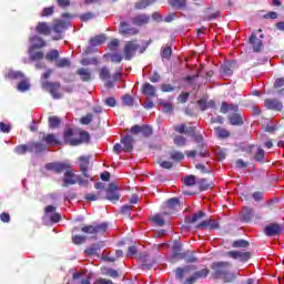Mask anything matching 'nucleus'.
Masks as SVG:
<instances>
[{
	"mask_svg": "<svg viewBox=\"0 0 284 284\" xmlns=\"http://www.w3.org/2000/svg\"><path fill=\"white\" fill-rule=\"evenodd\" d=\"M230 267H232L231 262H213L211 264L212 278H214L215 281L221 278L222 281H224V283H234L239 275H236V273L230 272Z\"/></svg>",
	"mask_w": 284,
	"mask_h": 284,
	"instance_id": "1",
	"label": "nucleus"
},
{
	"mask_svg": "<svg viewBox=\"0 0 284 284\" xmlns=\"http://www.w3.org/2000/svg\"><path fill=\"white\" fill-rule=\"evenodd\" d=\"M220 112L222 114H227V112H232L227 115V121L230 125L241 126L245 123V115L239 110V104H230L223 101L220 108Z\"/></svg>",
	"mask_w": 284,
	"mask_h": 284,
	"instance_id": "2",
	"label": "nucleus"
},
{
	"mask_svg": "<svg viewBox=\"0 0 284 284\" xmlns=\"http://www.w3.org/2000/svg\"><path fill=\"white\" fill-rule=\"evenodd\" d=\"M88 185L90 182L83 179V175H77L72 169L64 172L63 176V187H69V185Z\"/></svg>",
	"mask_w": 284,
	"mask_h": 284,
	"instance_id": "3",
	"label": "nucleus"
},
{
	"mask_svg": "<svg viewBox=\"0 0 284 284\" xmlns=\"http://www.w3.org/2000/svg\"><path fill=\"white\" fill-rule=\"evenodd\" d=\"M42 90L45 92H50L51 97L53 99H62L63 94L59 92L61 89V82H50V81H43L41 83Z\"/></svg>",
	"mask_w": 284,
	"mask_h": 284,
	"instance_id": "4",
	"label": "nucleus"
},
{
	"mask_svg": "<svg viewBox=\"0 0 284 284\" xmlns=\"http://www.w3.org/2000/svg\"><path fill=\"white\" fill-rule=\"evenodd\" d=\"M44 168L48 172H55V174H63V172L72 170L70 162H50Z\"/></svg>",
	"mask_w": 284,
	"mask_h": 284,
	"instance_id": "5",
	"label": "nucleus"
},
{
	"mask_svg": "<svg viewBox=\"0 0 284 284\" xmlns=\"http://www.w3.org/2000/svg\"><path fill=\"white\" fill-rule=\"evenodd\" d=\"M81 232H83V234H105V232H108V223L103 222L101 224L98 225H85L81 229Z\"/></svg>",
	"mask_w": 284,
	"mask_h": 284,
	"instance_id": "6",
	"label": "nucleus"
},
{
	"mask_svg": "<svg viewBox=\"0 0 284 284\" xmlns=\"http://www.w3.org/2000/svg\"><path fill=\"white\" fill-rule=\"evenodd\" d=\"M265 236H278L284 234V225L278 223H270L264 227Z\"/></svg>",
	"mask_w": 284,
	"mask_h": 284,
	"instance_id": "7",
	"label": "nucleus"
},
{
	"mask_svg": "<svg viewBox=\"0 0 284 284\" xmlns=\"http://www.w3.org/2000/svg\"><path fill=\"white\" fill-rule=\"evenodd\" d=\"M106 201H111V203H116L119 199H121V194L119 193V186L111 182L109 187L106 189Z\"/></svg>",
	"mask_w": 284,
	"mask_h": 284,
	"instance_id": "8",
	"label": "nucleus"
},
{
	"mask_svg": "<svg viewBox=\"0 0 284 284\" xmlns=\"http://www.w3.org/2000/svg\"><path fill=\"white\" fill-rule=\"evenodd\" d=\"M225 256L247 263L252 258V252L229 251L225 253Z\"/></svg>",
	"mask_w": 284,
	"mask_h": 284,
	"instance_id": "9",
	"label": "nucleus"
},
{
	"mask_svg": "<svg viewBox=\"0 0 284 284\" xmlns=\"http://www.w3.org/2000/svg\"><path fill=\"white\" fill-rule=\"evenodd\" d=\"M172 251V263H176V261H181V258H186L187 254H190V251L183 252V244L179 243L173 245Z\"/></svg>",
	"mask_w": 284,
	"mask_h": 284,
	"instance_id": "10",
	"label": "nucleus"
},
{
	"mask_svg": "<svg viewBox=\"0 0 284 284\" xmlns=\"http://www.w3.org/2000/svg\"><path fill=\"white\" fill-rule=\"evenodd\" d=\"M140 45L134 41H128L124 44V59L125 61H132L134 54H136V50H139Z\"/></svg>",
	"mask_w": 284,
	"mask_h": 284,
	"instance_id": "11",
	"label": "nucleus"
},
{
	"mask_svg": "<svg viewBox=\"0 0 284 284\" xmlns=\"http://www.w3.org/2000/svg\"><path fill=\"white\" fill-rule=\"evenodd\" d=\"M78 161L80 162L79 168L82 176L92 181V176L88 173V170L90 169V156L81 155Z\"/></svg>",
	"mask_w": 284,
	"mask_h": 284,
	"instance_id": "12",
	"label": "nucleus"
},
{
	"mask_svg": "<svg viewBox=\"0 0 284 284\" xmlns=\"http://www.w3.org/2000/svg\"><path fill=\"white\" fill-rule=\"evenodd\" d=\"M120 34L122 37H135V34H139V29L130 27L128 22L123 21L120 23Z\"/></svg>",
	"mask_w": 284,
	"mask_h": 284,
	"instance_id": "13",
	"label": "nucleus"
},
{
	"mask_svg": "<svg viewBox=\"0 0 284 284\" xmlns=\"http://www.w3.org/2000/svg\"><path fill=\"white\" fill-rule=\"evenodd\" d=\"M49 214H51L49 219L52 223H59L61 221V213H57L55 206L48 205L44 207V215L48 216Z\"/></svg>",
	"mask_w": 284,
	"mask_h": 284,
	"instance_id": "14",
	"label": "nucleus"
},
{
	"mask_svg": "<svg viewBox=\"0 0 284 284\" xmlns=\"http://www.w3.org/2000/svg\"><path fill=\"white\" fill-rule=\"evenodd\" d=\"M90 133L88 131H80L79 139H72L69 141L70 145H81L82 143H90Z\"/></svg>",
	"mask_w": 284,
	"mask_h": 284,
	"instance_id": "15",
	"label": "nucleus"
},
{
	"mask_svg": "<svg viewBox=\"0 0 284 284\" xmlns=\"http://www.w3.org/2000/svg\"><path fill=\"white\" fill-rule=\"evenodd\" d=\"M121 143L123 152H132L134 150V138L132 135H124L121 139Z\"/></svg>",
	"mask_w": 284,
	"mask_h": 284,
	"instance_id": "16",
	"label": "nucleus"
},
{
	"mask_svg": "<svg viewBox=\"0 0 284 284\" xmlns=\"http://www.w3.org/2000/svg\"><path fill=\"white\" fill-rule=\"evenodd\" d=\"M29 41L32 43L30 47L31 50H41V48H45L48 45L45 40L39 36H33Z\"/></svg>",
	"mask_w": 284,
	"mask_h": 284,
	"instance_id": "17",
	"label": "nucleus"
},
{
	"mask_svg": "<svg viewBox=\"0 0 284 284\" xmlns=\"http://www.w3.org/2000/svg\"><path fill=\"white\" fill-rule=\"evenodd\" d=\"M248 43L253 48V52H261L263 50V40L256 38V33H252L248 38Z\"/></svg>",
	"mask_w": 284,
	"mask_h": 284,
	"instance_id": "18",
	"label": "nucleus"
},
{
	"mask_svg": "<svg viewBox=\"0 0 284 284\" xmlns=\"http://www.w3.org/2000/svg\"><path fill=\"white\" fill-rule=\"evenodd\" d=\"M142 94L148 97V99H154V97H156V87L152 85L150 82H145L142 85Z\"/></svg>",
	"mask_w": 284,
	"mask_h": 284,
	"instance_id": "19",
	"label": "nucleus"
},
{
	"mask_svg": "<svg viewBox=\"0 0 284 284\" xmlns=\"http://www.w3.org/2000/svg\"><path fill=\"white\" fill-rule=\"evenodd\" d=\"M264 106L266 110H275L276 112H281L283 110V102L278 100L266 99Z\"/></svg>",
	"mask_w": 284,
	"mask_h": 284,
	"instance_id": "20",
	"label": "nucleus"
},
{
	"mask_svg": "<svg viewBox=\"0 0 284 284\" xmlns=\"http://www.w3.org/2000/svg\"><path fill=\"white\" fill-rule=\"evenodd\" d=\"M40 134H42V139L41 141L43 143H47V145H61V141H59V139H57V135L52 134V133H43L40 132Z\"/></svg>",
	"mask_w": 284,
	"mask_h": 284,
	"instance_id": "21",
	"label": "nucleus"
},
{
	"mask_svg": "<svg viewBox=\"0 0 284 284\" xmlns=\"http://www.w3.org/2000/svg\"><path fill=\"white\" fill-rule=\"evenodd\" d=\"M150 14H146V13H141V14H138L135 16L133 19H132V23L133 26H148V23H150Z\"/></svg>",
	"mask_w": 284,
	"mask_h": 284,
	"instance_id": "22",
	"label": "nucleus"
},
{
	"mask_svg": "<svg viewBox=\"0 0 284 284\" xmlns=\"http://www.w3.org/2000/svg\"><path fill=\"white\" fill-rule=\"evenodd\" d=\"M102 43H105V34H100L91 38L89 40V47H88V52L92 51V48H97V45H102Z\"/></svg>",
	"mask_w": 284,
	"mask_h": 284,
	"instance_id": "23",
	"label": "nucleus"
},
{
	"mask_svg": "<svg viewBox=\"0 0 284 284\" xmlns=\"http://www.w3.org/2000/svg\"><path fill=\"white\" fill-rule=\"evenodd\" d=\"M236 65V61L226 62L221 67V72L223 77H232L234 74V68Z\"/></svg>",
	"mask_w": 284,
	"mask_h": 284,
	"instance_id": "24",
	"label": "nucleus"
},
{
	"mask_svg": "<svg viewBox=\"0 0 284 284\" xmlns=\"http://www.w3.org/2000/svg\"><path fill=\"white\" fill-rule=\"evenodd\" d=\"M36 32L43 37H50V34H52V28H50L45 22H39L36 27Z\"/></svg>",
	"mask_w": 284,
	"mask_h": 284,
	"instance_id": "25",
	"label": "nucleus"
},
{
	"mask_svg": "<svg viewBox=\"0 0 284 284\" xmlns=\"http://www.w3.org/2000/svg\"><path fill=\"white\" fill-rule=\"evenodd\" d=\"M48 146L41 142H31L29 143V152H33L34 154H41V152H45Z\"/></svg>",
	"mask_w": 284,
	"mask_h": 284,
	"instance_id": "26",
	"label": "nucleus"
},
{
	"mask_svg": "<svg viewBox=\"0 0 284 284\" xmlns=\"http://www.w3.org/2000/svg\"><path fill=\"white\" fill-rule=\"evenodd\" d=\"M77 74L83 82L92 81V71L90 69L80 68L77 70Z\"/></svg>",
	"mask_w": 284,
	"mask_h": 284,
	"instance_id": "27",
	"label": "nucleus"
},
{
	"mask_svg": "<svg viewBox=\"0 0 284 284\" xmlns=\"http://www.w3.org/2000/svg\"><path fill=\"white\" fill-rule=\"evenodd\" d=\"M205 212L199 211L197 213H194L192 216L185 217V223L192 225L194 223H199L201 219H205Z\"/></svg>",
	"mask_w": 284,
	"mask_h": 284,
	"instance_id": "28",
	"label": "nucleus"
},
{
	"mask_svg": "<svg viewBox=\"0 0 284 284\" xmlns=\"http://www.w3.org/2000/svg\"><path fill=\"white\" fill-rule=\"evenodd\" d=\"M168 3L175 10H185L187 8V0H168Z\"/></svg>",
	"mask_w": 284,
	"mask_h": 284,
	"instance_id": "29",
	"label": "nucleus"
},
{
	"mask_svg": "<svg viewBox=\"0 0 284 284\" xmlns=\"http://www.w3.org/2000/svg\"><path fill=\"white\" fill-rule=\"evenodd\" d=\"M70 23L69 22H65V21H62V20H59L57 21L54 24H53V32H57L58 34H60V32H64V30H68Z\"/></svg>",
	"mask_w": 284,
	"mask_h": 284,
	"instance_id": "30",
	"label": "nucleus"
},
{
	"mask_svg": "<svg viewBox=\"0 0 284 284\" xmlns=\"http://www.w3.org/2000/svg\"><path fill=\"white\" fill-rule=\"evenodd\" d=\"M214 132L217 136V139H230L231 133L227 129L221 128V126H216L214 128Z\"/></svg>",
	"mask_w": 284,
	"mask_h": 284,
	"instance_id": "31",
	"label": "nucleus"
},
{
	"mask_svg": "<svg viewBox=\"0 0 284 284\" xmlns=\"http://www.w3.org/2000/svg\"><path fill=\"white\" fill-rule=\"evenodd\" d=\"M156 0H140L135 2L134 10H145L149 6H152Z\"/></svg>",
	"mask_w": 284,
	"mask_h": 284,
	"instance_id": "32",
	"label": "nucleus"
},
{
	"mask_svg": "<svg viewBox=\"0 0 284 284\" xmlns=\"http://www.w3.org/2000/svg\"><path fill=\"white\" fill-rule=\"evenodd\" d=\"M242 219L245 223H250V221H252L254 219V209H252L250 206H245L244 214H243Z\"/></svg>",
	"mask_w": 284,
	"mask_h": 284,
	"instance_id": "33",
	"label": "nucleus"
},
{
	"mask_svg": "<svg viewBox=\"0 0 284 284\" xmlns=\"http://www.w3.org/2000/svg\"><path fill=\"white\" fill-rule=\"evenodd\" d=\"M185 272H190V265L175 268V278L178 281H183V278H185Z\"/></svg>",
	"mask_w": 284,
	"mask_h": 284,
	"instance_id": "34",
	"label": "nucleus"
},
{
	"mask_svg": "<svg viewBox=\"0 0 284 284\" xmlns=\"http://www.w3.org/2000/svg\"><path fill=\"white\" fill-rule=\"evenodd\" d=\"M104 59H110L112 63H121L123 55L121 53H105Z\"/></svg>",
	"mask_w": 284,
	"mask_h": 284,
	"instance_id": "35",
	"label": "nucleus"
},
{
	"mask_svg": "<svg viewBox=\"0 0 284 284\" xmlns=\"http://www.w3.org/2000/svg\"><path fill=\"white\" fill-rule=\"evenodd\" d=\"M197 185H199L200 192H206V190H210V187H212V182H210V180L207 179H201L197 182Z\"/></svg>",
	"mask_w": 284,
	"mask_h": 284,
	"instance_id": "36",
	"label": "nucleus"
},
{
	"mask_svg": "<svg viewBox=\"0 0 284 284\" xmlns=\"http://www.w3.org/2000/svg\"><path fill=\"white\" fill-rule=\"evenodd\" d=\"M59 125H61V118L57 115L49 116V128H51V130H57Z\"/></svg>",
	"mask_w": 284,
	"mask_h": 284,
	"instance_id": "37",
	"label": "nucleus"
},
{
	"mask_svg": "<svg viewBox=\"0 0 284 284\" xmlns=\"http://www.w3.org/2000/svg\"><path fill=\"white\" fill-rule=\"evenodd\" d=\"M210 10H212L210 7L204 10L206 21H214V19L221 17V11H215L210 14Z\"/></svg>",
	"mask_w": 284,
	"mask_h": 284,
	"instance_id": "38",
	"label": "nucleus"
},
{
	"mask_svg": "<svg viewBox=\"0 0 284 284\" xmlns=\"http://www.w3.org/2000/svg\"><path fill=\"white\" fill-rule=\"evenodd\" d=\"M170 160L171 161H183V159H185V154H183V152L181 151H171L169 153Z\"/></svg>",
	"mask_w": 284,
	"mask_h": 284,
	"instance_id": "39",
	"label": "nucleus"
},
{
	"mask_svg": "<svg viewBox=\"0 0 284 284\" xmlns=\"http://www.w3.org/2000/svg\"><path fill=\"white\" fill-rule=\"evenodd\" d=\"M99 250H101V244L95 243V244H92L90 247H87L84 250V253L88 256H94V254H97V252H99Z\"/></svg>",
	"mask_w": 284,
	"mask_h": 284,
	"instance_id": "40",
	"label": "nucleus"
},
{
	"mask_svg": "<svg viewBox=\"0 0 284 284\" xmlns=\"http://www.w3.org/2000/svg\"><path fill=\"white\" fill-rule=\"evenodd\" d=\"M161 57H162V59L170 61V59H172V47H170V45L162 47Z\"/></svg>",
	"mask_w": 284,
	"mask_h": 284,
	"instance_id": "41",
	"label": "nucleus"
},
{
	"mask_svg": "<svg viewBox=\"0 0 284 284\" xmlns=\"http://www.w3.org/2000/svg\"><path fill=\"white\" fill-rule=\"evenodd\" d=\"M32 50L34 49H31V48L29 49L31 61H41L45 57L42 51L32 52Z\"/></svg>",
	"mask_w": 284,
	"mask_h": 284,
	"instance_id": "42",
	"label": "nucleus"
},
{
	"mask_svg": "<svg viewBox=\"0 0 284 284\" xmlns=\"http://www.w3.org/2000/svg\"><path fill=\"white\" fill-rule=\"evenodd\" d=\"M173 143L178 148H185V145L187 144V139H185V136H183V135H176L173 139Z\"/></svg>",
	"mask_w": 284,
	"mask_h": 284,
	"instance_id": "43",
	"label": "nucleus"
},
{
	"mask_svg": "<svg viewBox=\"0 0 284 284\" xmlns=\"http://www.w3.org/2000/svg\"><path fill=\"white\" fill-rule=\"evenodd\" d=\"M99 77L102 81H108V79H112V75L110 74V69H108V67H102L100 69Z\"/></svg>",
	"mask_w": 284,
	"mask_h": 284,
	"instance_id": "44",
	"label": "nucleus"
},
{
	"mask_svg": "<svg viewBox=\"0 0 284 284\" xmlns=\"http://www.w3.org/2000/svg\"><path fill=\"white\" fill-rule=\"evenodd\" d=\"M195 183H196V176L195 175H186L183 179V184L186 185V187H194Z\"/></svg>",
	"mask_w": 284,
	"mask_h": 284,
	"instance_id": "45",
	"label": "nucleus"
},
{
	"mask_svg": "<svg viewBox=\"0 0 284 284\" xmlns=\"http://www.w3.org/2000/svg\"><path fill=\"white\" fill-rule=\"evenodd\" d=\"M59 50L53 49L45 54L47 61H57L59 59Z\"/></svg>",
	"mask_w": 284,
	"mask_h": 284,
	"instance_id": "46",
	"label": "nucleus"
},
{
	"mask_svg": "<svg viewBox=\"0 0 284 284\" xmlns=\"http://www.w3.org/2000/svg\"><path fill=\"white\" fill-rule=\"evenodd\" d=\"M26 75H23V73H21V71H9L7 73V78L8 79H12V80H21L24 79Z\"/></svg>",
	"mask_w": 284,
	"mask_h": 284,
	"instance_id": "47",
	"label": "nucleus"
},
{
	"mask_svg": "<svg viewBox=\"0 0 284 284\" xmlns=\"http://www.w3.org/2000/svg\"><path fill=\"white\" fill-rule=\"evenodd\" d=\"M72 65V62H70V59L63 58L61 60L55 61V68H70Z\"/></svg>",
	"mask_w": 284,
	"mask_h": 284,
	"instance_id": "48",
	"label": "nucleus"
},
{
	"mask_svg": "<svg viewBox=\"0 0 284 284\" xmlns=\"http://www.w3.org/2000/svg\"><path fill=\"white\" fill-rule=\"evenodd\" d=\"M169 210H176V207H181V203L178 197H172L166 202Z\"/></svg>",
	"mask_w": 284,
	"mask_h": 284,
	"instance_id": "49",
	"label": "nucleus"
},
{
	"mask_svg": "<svg viewBox=\"0 0 284 284\" xmlns=\"http://www.w3.org/2000/svg\"><path fill=\"white\" fill-rule=\"evenodd\" d=\"M141 134L142 136H144L145 139L152 136L153 134V130L152 126L148 125V124H143L142 129H141Z\"/></svg>",
	"mask_w": 284,
	"mask_h": 284,
	"instance_id": "50",
	"label": "nucleus"
},
{
	"mask_svg": "<svg viewBox=\"0 0 284 284\" xmlns=\"http://www.w3.org/2000/svg\"><path fill=\"white\" fill-rule=\"evenodd\" d=\"M195 275V278L199 281V278H205L206 276H210V268H202L200 271H196L193 273Z\"/></svg>",
	"mask_w": 284,
	"mask_h": 284,
	"instance_id": "51",
	"label": "nucleus"
},
{
	"mask_svg": "<svg viewBox=\"0 0 284 284\" xmlns=\"http://www.w3.org/2000/svg\"><path fill=\"white\" fill-rule=\"evenodd\" d=\"M122 103L123 105H126L128 108L134 106V98L130 94H125L122 97Z\"/></svg>",
	"mask_w": 284,
	"mask_h": 284,
	"instance_id": "52",
	"label": "nucleus"
},
{
	"mask_svg": "<svg viewBox=\"0 0 284 284\" xmlns=\"http://www.w3.org/2000/svg\"><path fill=\"white\" fill-rule=\"evenodd\" d=\"M160 105L163 106L162 111L164 114H172L174 112V106L170 102H160Z\"/></svg>",
	"mask_w": 284,
	"mask_h": 284,
	"instance_id": "53",
	"label": "nucleus"
},
{
	"mask_svg": "<svg viewBox=\"0 0 284 284\" xmlns=\"http://www.w3.org/2000/svg\"><path fill=\"white\" fill-rule=\"evenodd\" d=\"M85 241H88V237L84 235H73L72 236V243H74V245H83V243H85Z\"/></svg>",
	"mask_w": 284,
	"mask_h": 284,
	"instance_id": "54",
	"label": "nucleus"
},
{
	"mask_svg": "<svg viewBox=\"0 0 284 284\" xmlns=\"http://www.w3.org/2000/svg\"><path fill=\"white\" fill-rule=\"evenodd\" d=\"M17 90L19 92H28V90H30V83H28L26 80H22L18 83Z\"/></svg>",
	"mask_w": 284,
	"mask_h": 284,
	"instance_id": "55",
	"label": "nucleus"
},
{
	"mask_svg": "<svg viewBox=\"0 0 284 284\" xmlns=\"http://www.w3.org/2000/svg\"><path fill=\"white\" fill-rule=\"evenodd\" d=\"M254 160L257 161L258 163H263L265 161V150L263 149H257V152L254 155Z\"/></svg>",
	"mask_w": 284,
	"mask_h": 284,
	"instance_id": "56",
	"label": "nucleus"
},
{
	"mask_svg": "<svg viewBox=\"0 0 284 284\" xmlns=\"http://www.w3.org/2000/svg\"><path fill=\"white\" fill-rule=\"evenodd\" d=\"M119 39H112L110 43H108V49L110 50V52H116V50H119Z\"/></svg>",
	"mask_w": 284,
	"mask_h": 284,
	"instance_id": "57",
	"label": "nucleus"
},
{
	"mask_svg": "<svg viewBox=\"0 0 284 284\" xmlns=\"http://www.w3.org/2000/svg\"><path fill=\"white\" fill-rule=\"evenodd\" d=\"M232 247H250V242L246 240L233 241Z\"/></svg>",
	"mask_w": 284,
	"mask_h": 284,
	"instance_id": "58",
	"label": "nucleus"
},
{
	"mask_svg": "<svg viewBox=\"0 0 284 284\" xmlns=\"http://www.w3.org/2000/svg\"><path fill=\"white\" fill-rule=\"evenodd\" d=\"M17 154H26L27 152H30V144H20L16 146Z\"/></svg>",
	"mask_w": 284,
	"mask_h": 284,
	"instance_id": "59",
	"label": "nucleus"
},
{
	"mask_svg": "<svg viewBox=\"0 0 284 284\" xmlns=\"http://www.w3.org/2000/svg\"><path fill=\"white\" fill-rule=\"evenodd\" d=\"M92 119H94V115H92V113H88L80 119V123L82 125H90L92 123Z\"/></svg>",
	"mask_w": 284,
	"mask_h": 284,
	"instance_id": "60",
	"label": "nucleus"
},
{
	"mask_svg": "<svg viewBox=\"0 0 284 284\" xmlns=\"http://www.w3.org/2000/svg\"><path fill=\"white\" fill-rule=\"evenodd\" d=\"M150 221L155 223V225H159V227H163V225H165V220H163L161 215H154L153 217H150Z\"/></svg>",
	"mask_w": 284,
	"mask_h": 284,
	"instance_id": "61",
	"label": "nucleus"
},
{
	"mask_svg": "<svg viewBox=\"0 0 284 284\" xmlns=\"http://www.w3.org/2000/svg\"><path fill=\"white\" fill-rule=\"evenodd\" d=\"M187 255L184 258L186 263H199V257L194 256V251H187Z\"/></svg>",
	"mask_w": 284,
	"mask_h": 284,
	"instance_id": "62",
	"label": "nucleus"
},
{
	"mask_svg": "<svg viewBox=\"0 0 284 284\" xmlns=\"http://www.w3.org/2000/svg\"><path fill=\"white\" fill-rule=\"evenodd\" d=\"M80 20L87 23V21H92L94 19V13L92 12H85L79 16Z\"/></svg>",
	"mask_w": 284,
	"mask_h": 284,
	"instance_id": "63",
	"label": "nucleus"
},
{
	"mask_svg": "<svg viewBox=\"0 0 284 284\" xmlns=\"http://www.w3.org/2000/svg\"><path fill=\"white\" fill-rule=\"evenodd\" d=\"M253 199L256 201V203H261V201H265V195L263 192L261 191H255L252 194Z\"/></svg>",
	"mask_w": 284,
	"mask_h": 284,
	"instance_id": "64",
	"label": "nucleus"
}]
</instances>
